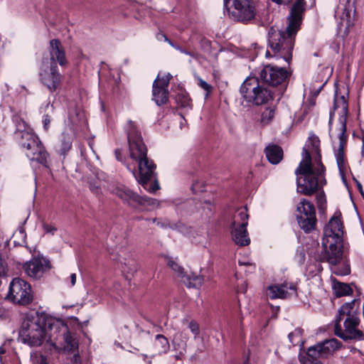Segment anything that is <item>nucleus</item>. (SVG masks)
Returning a JSON list of instances; mask_svg holds the SVG:
<instances>
[{"label":"nucleus","instance_id":"obj_33","mask_svg":"<svg viewBox=\"0 0 364 364\" xmlns=\"http://www.w3.org/2000/svg\"><path fill=\"white\" fill-rule=\"evenodd\" d=\"M276 107L271 106L267 107L261 115V122L264 125L269 124L275 116Z\"/></svg>","mask_w":364,"mask_h":364},{"label":"nucleus","instance_id":"obj_31","mask_svg":"<svg viewBox=\"0 0 364 364\" xmlns=\"http://www.w3.org/2000/svg\"><path fill=\"white\" fill-rule=\"evenodd\" d=\"M154 346L157 352L161 354L166 353L169 349L170 345L168 339L164 336L158 334L156 336Z\"/></svg>","mask_w":364,"mask_h":364},{"label":"nucleus","instance_id":"obj_50","mask_svg":"<svg viewBox=\"0 0 364 364\" xmlns=\"http://www.w3.org/2000/svg\"><path fill=\"white\" fill-rule=\"evenodd\" d=\"M70 283L71 286H74L76 283V274L75 273H73L70 276Z\"/></svg>","mask_w":364,"mask_h":364},{"label":"nucleus","instance_id":"obj_47","mask_svg":"<svg viewBox=\"0 0 364 364\" xmlns=\"http://www.w3.org/2000/svg\"><path fill=\"white\" fill-rule=\"evenodd\" d=\"M70 319L73 320L75 323H77V325L79 326V327H81V328H82L85 326H87V324L88 323V320L85 321L83 322H80L79 319L75 316H72L70 318Z\"/></svg>","mask_w":364,"mask_h":364},{"label":"nucleus","instance_id":"obj_27","mask_svg":"<svg viewBox=\"0 0 364 364\" xmlns=\"http://www.w3.org/2000/svg\"><path fill=\"white\" fill-rule=\"evenodd\" d=\"M306 353L309 358V360H318L319 358L327 357L321 343L309 347Z\"/></svg>","mask_w":364,"mask_h":364},{"label":"nucleus","instance_id":"obj_30","mask_svg":"<svg viewBox=\"0 0 364 364\" xmlns=\"http://www.w3.org/2000/svg\"><path fill=\"white\" fill-rule=\"evenodd\" d=\"M321 343L322 347H323L326 355L327 356L334 351L338 350L342 346V343L336 338L326 340L323 342H321Z\"/></svg>","mask_w":364,"mask_h":364},{"label":"nucleus","instance_id":"obj_38","mask_svg":"<svg viewBox=\"0 0 364 364\" xmlns=\"http://www.w3.org/2000/svg\"><path fill=\"white\" fill-rule=\"evenodd\" d=\"M198 85L199 87H200L205 91V97L207 98L213 90L212 85H210V84H208V82H206L205 80H202L200 77H198Z\"/></svg>","mask_w":364,"mask_h":364},{"label":"nucleus","instance_id":"obj_56","mask_svg":"<svg viewBox=\"0 0 364 364\" xmlns=\"http://www.w3.org/2000/svg\"><path fill=\"white\" fill-rule=\"evenodd\" d=\"M4 353V350L3 349V348H0V354Z\"/></svg>","mask_w":364,"mask_h":364},{"label":"nucleus","instance_id":"obj_6","mask_svg":"<svg viewBox=\"0 0 364 364\" xmlns=\"http://www.w3.org/2000/svg\"><path fill=\"white\" fill-rule=\"evenodd\" d=\"M242 97L255 106L267 105L274 100V92L266 87L258 77L249 76L242 82L240 89Z\"/></svg>","mask_w":364,"mask_h":364},{"label":"nucleus","instance_id":"obj_57","mask_svg":"<svg viewBox=\"0 0 364 364\" xmlns=\"http://www.w3.org/2000/svg\"><path fill=\"white\" fill-rule=\"evenodd\" d=\"M151 220L153 223H155V222H156V218H153V219H151Z\"/></svg>","mask_w":364,"mask_h":364},{"label":"nucleus","instance_id":"obj_59","mask_svg":"<svg viewBox=\"0 0 364 364\" xmlns=\"http://www.w3.org/2000/svg\"><path fill=\"white\" fill-rule=\"evenodd\" d=\"M157 225H161V226H163V224H161V223H157Z\"/></svg>","mask_w":364,"mask_h":364},{"label":"nucleus","instance_id":"obj_29","mask_svg":"<svg viewBox=\"0 0 364 364\" xmlns=\"http://www.w3.org/2000/svg\"><path fill=\"white\" fill-rule=\"evenodd\" d=\"M181 282L184 283V284L191 288H198L200 287L203 282V278L199 275H189L186 273L185 276L182 279Z\"/></svg>","mask_w":364,"mask_h":364},{"label":"nucleus","instance_id":"obj_61","mask_svg":"<svg viewBox=\"0 0 364 364\" xmlns=\"http://www.w3.org/2000/svg\"><path fill=\"white\" fill-rule=\"evenodd\" d=\"M347 3H348V4H350V0H348V1H347Z\"/></svg>","mask_w":364,"mask_h":364},{"label":"nucleus","instance_id":"obj_42","mask_svg":"<svg viewBox=\"0 0 364 364\" xmlns=\"http://www.w3.org/2000/svg\"><path fill=\"white\" fill-rule=\"evenodd\" d=\"M188 327L191 331L193 333L194 337L196 338L199 334V327L198 323L195 321H191Z\"/></svg>","mask_w":364,"mask_h":364},{"label":"nucleus","instance_id":"obj_3","mask_svg":"<svg viewBox=\"0 0 364 364\" xmlns=\"http://www.w3.org/2000/svg\"><path fill=\"white\" fill-rule=\"evenodd\" d=\"M50 323H55V321L43 313L27 314L19 331V340L30 346H41L48 332L50 333Z\"/></svg>","mask_w":364,"mask_h":364},{"label":"nucleus","instance_id":"obj_25","mask_svg":"<svg viewBox=\"0 0 364 364\" xmlns=\"http://www.w3.org/2000/svg\"><path fill=\"white\" fill-rule=\"evenodd\" d=\"M266 157L272 164H278L283 159V150L277 144H269L264 149Z\"/></svg>","mask_w":364,"mask_h":364},{"label":"nucleus","instance_id":"obj_9","mask_svg":"<svg viewBox=\"0 0 364 364\" xmlns=\"http://www.w3.org/2000/svg\"><path fill=\"white\" fill-rule=\"evenodd\" d=\"M341 107L342 109V114L339 117L338 121L341 124L340 131L341 133L338 136L339 138V146L338 149L336 151L335 156L336 159L337 165L341 173H343L346 166H345V157H344V148L347 142L346 132V122L347 117L348 113V106L347 100L344 96L338 97L336 95L334 99V109Z\"/></svg>","mask_w":364,"mask_h":364},{"label":"nucleus","instance_id":"obj_19","mask_svg":"<svg viewBox=\"0 0 364 364\" xmlns=\"http://www.w3.org/2000/svg\"><path fill=\"white\" fill-rule=\"evenodd\" d=\"M51 268L50 261L43 255L34 256L23 265L26 274L33 279H41Z\"/></svg>","mask_w":364,"mask_h":364},{"label":"nucleus","instance_id":"obj_32","mask_svg":"<svg viewBox=\"0 0 364 364\" xmlns=\"http://www.w3.org/2000/svg\"><path fill=\"white\" fill-rule=\"evenodd\" d=\"M187 340V336L183 332L178 333L174 336L173 343L174 348L179 350L180 353H182L186 350Z\"/></svg>","mask_w":364,"mask_h":364},{"label":"nucleus","instance_id":"obj_34","mask_svg":"<svg viewBox=\"0 0 364 364\" xmlns=\"http://www.w3.org/2000/svg\"><path fill=\"white\" fill-rule=\"evenodd\" d=\"M176 100L178 105L182 107H191V100L188 93L185 92L178 93L176 97Z\"/></svg>","mask_w":364,"mask_h":364},{"label":"nucleus","instance_id":"obj_11","mask_svg":"<svg viewBox=\"0 0 364 364\" xmlns=\"http://www.w3.org/2000/svg\"><path fill=\"white\" fill-rule=\"evenodd\" d=\"M126 132L130 158L134 161L147 156V147L134 122L128 120Z\"/></svg>","mask_w":364,"mask_h":364},{"label":"nucleus","instance_id":"obj_7","mask_svg":"<svg viewBox=\"0 0 364 364\" xmlns=\"http://www.w3.org/2000/svg\"><path fill=\"white\" fill-rule=\"evenodd\" d=\"M229 17L237 22L248 23L257 16L256 4L254 0H224Z\"/></svg>","mask_w":364,"mask_h":364},{"label":"nucleus","instance_id":"obj_53","mask_svg":"<svg viewBox=\"0 0 364 364\" xmlns=\"http://www.w3.org/2000/svg\"><path fill=\"white\" fill-rule=\"evenodd\" d=\"M296 333V332H294V333H290L289 335H288V338L290 341L291 343H294L293 342V340H292V337Z\"/></svg>","mask_w":364,"mask_h":364},{"label":"nucleus","instance_id":"obj_15","mask_svg":"<svg viewBox=\"0 0 364 364\" xmlns=\"http://www.w3.org/2000/svg\"><path fill=\"white\" fill-rule=\"evenodd\" d=\"M112 193L134 208L146 205L157 207L159 205V202L156 199L148 196H141L125 186H117L112 190Z\"/></svg>","mask_w":364,"mask_h":364},{"label":"nucleus","instance_id":"obj_36","mask_svg":"<svg viewBox=\"0 0 364 364\" xmlns=\"http://www.w3.org/2000/svg\"><path fill=\"white\" fill-rule=\"evenodd\" d=\"M168 265L177 273L178 277L182 280L183 276H185L186 273L183 271V267H181L178 263L171 259H168Z\"/></svg>","mask_w":364,"mask_h":364},{"label":"nucleus","instance_id":"obj_43","mask_svg":"<svg viewBox=\"0 0 364 364\" xmlns=\"http://www.w3.org/2000/svg\"><path fill=\"white\" fill-rule=\"evenodd\" d=\"M43 228L46 233H50L52 235H54V233L56 232L57 228L54 226L48 224H43Z\"/></svg>","mask_w":364,"mask_h":364},{"label":"nucleus","instance_id":"obj_46","mask_svg":"<svg viewBox=\"0 0 364 364\" xmlns=\"http://www.w3.org/2000/svg\"><path fill=\"white\" fill-rule=\"evenodd\" d=\"M114 154H115V157H116L117 161H120L122 163H124V159H123V156H122V149H117L114 151Z\"/></svg>","mask_w":364,"mask_h":364},{"label":"nucleus","instance_id":"obj_20","mask_svg":"<svg viewBox=\"0 0 364 364\" xmlns=\"http://www.w3.org/2000/svg\"><path fill=\"white\" fill-rule=\"evenodd\" d=\"M267 294L271 299H287L298 296L296 285L287 282L269 285L267 289Z\"/></svg>","mask_w":364,"mask_h":364},{"label":"nucleus","instance_id":"obj_44","mask_svg":"<svg viewBox=\"0 0 364 364\" xmlns=\"http://www.w3.org/2000/svg\"><path fill=\"white\" fill-rule=\"evenodd\" d=\"M175 48L178 50H179L181 53H185L186 55H188L190 56H191L192 58H196L197 54L194 52H191V51H188L186 50V49L183 48L182 47L179 46L177 45L176 47H175Z\"/></svg>","mask_w":364,"mask_h":364},{"label":"nucleus","instance_id":"obj_5","mask_svg":"<svg viewBox=\"0 0 364 364\" xmlns=\"http://www.w3.org/2000/svg\"><path fill=\"white\" fill-rule=\"evenodd\" d=\"M325 171V167L320 159L317 164L313 166L311 157L308 149L303 148L302 160L295 171L296 176L303 175V178L296 179L298 192L305 196H311L318 191V177L321 176Z\"/></svg>","mask_w":364,"mask_h":364},{"label":"nucleus","instance_id":"obj_54","mask_svg":"<svg viewBox=\"0 0 364 364\" xmlns=\"http://www.w3.org/2000/svg\"><path fill=\"white\" fill-rule=\"evenodd\" d=\"M311 362L313 364H323L321 361L318 360H318H311Z\"/></svg>","mask_w":364,"mask_h":364},{"label":"nucleus","instance_id":"obj_55","mask_svg":"<svg viewBox=\"0 0 364 364\" xmlns=\"http://www.w3.org/2000/svg\"><path fill=\"white\" fill-rule=\"evenodd\" d=\"M344 11L346 12V16H349L351 9H348L347 8H345Z\"/></svg>","mask_w":364,"mask_h":364},{"label":"nucleus","instance_id":"obj_12","mask_svg":"<svg viewBox=\"0 0 364 364\" xmlns=\"http://www.w3.org/2000/svg\"><path fill=\"white\" fill-rule=\"evenodd\" d=\"M296 220L301 229L309 233L314 230L316 225V209L314 204L303 198L296 207Z\"/></svg>","mask_w":364,"mask_h":364},{"label":"nucleus","instance_id":"obj_62","mask_svg":"<svg viewBox=\"0 0 364 364\" xmlns=\"http://www.w3.org/2000/svg\"><path fill=\"white\" fill-rule=\"evenodd\" d=\"M239 264H240V265H241V264H245V263H244V264H242V263H241V262H239Z\"/></svg>","mask_w":364,"mask_h":364},{"label":"nucleus","instance_id":"obj_2","mask_svg":"<svg viewBox=\"0 0 364 364\" xmlns=\"http://www.w3.org/2000/svg\"><path fill=\"white\" fill-rule=\"evenodd\" d=\"M341 215L340 212H336L323 230L321 242L323 252L321 255V259L328 262L331 265L338 264L343 256V226Z\"/></svg>","mask_w":364,"mask_h":364},{"label":"nucleus","instance_id":"obj_26","mask_svg":"<svg viewBox=\"0 0 364 364\" xmlns=\"http://www.w3.org/2000/svg\"><path fill=\"white\" fill-rule=\"evenodd\" d=\"M309 142L310 145H308V148L306 146H304V148H306L308 149L309 153L311 151L312 154H315V161L316 164H317V161L318 159L321 161V156L320 154V140L317 136H316L314 134H310L309 137ZM311 155V154H309Z\"/></svg>","mask_w":364,"mask_h":364},{"label":"nucleus","instance_id":"obj_35","mask_svg":"<svg viewBox=\"0 0 364 364\" xmlns=\"http://www.w3.org/2000/svg\"><path fill=\"white\" fill-rule=\"evenodd\" d=\"M333 272L339 276L348 275L350 273V265L347 262L343 263L341 265H332Z\"/></svg>","mask_w":364,"mask_h":364},{"label":"nucleus","instance_id":"obj_10","mask_svg":"<svg viewBox=\"0 0 364 364\" xmlns=\"http://www.w3.org/2000/svg\"><path fill=\"white\" fill-rule=\"evenodd\" d=\"M249 215L246 207H241L233 214L230 223L231 236L235 243L239 246H247L250 238L247 230Z\"/></svg>","mask_w":364,"mask_h":364},{"label":"nucleus","instance_id":"obj_41","mask_svg":"<svg viewBox=\"0 0 364 364\" xmlns=\"http://www.w3.org/2000/svg\"><path fill=\"white\" fill-rule=\"evenodd\" d=\"M89 188L92 193L99 194L100 193V181L98 179H95L93 181H90Z\"/></svg>","mask_w":364,"mask_h":364},{"label":"nucleus","instance_id":"obj_1","mask_svg":"<svg viewBox=\"0 0 364 364\" xmlns=\"http://www.w3.org/2000/svg\"><path fill=\"white\" fill-rule=\"evenodd\" d=\"M305 11L303 0H296L291 8L287 17V26L284 31L271 27L268 31V46L267 58H283L290 63L292 59L295 38L300 29L303 14Z\"/></svg>","mask_w":364,"mask_h":364},{"label":"nucleus","instance_id":"obj_39","mask_svg":"<svg viewBox=\"0 0 364 364\" xmlns=\"http://www.w3.org/2000/svg\"><path fill=\"white\" fill-rule=\"evenodd\" d=\"M122 271L127 272L128 274L133 275L136 272V264L134 261L129 262L127 265V263H124V266L122 267Z\"/></svg>","mask_w":364,"mask_h":364},{"label":"nucleus","instance_id":"obj_4","mask_svg":"<svg viewBox=\"0 0 364 364\" xmlns=\"http://www.w3.org/2000/svg\"><path fill=\"white\" fill-rule=\"evenodd\" d=\"M355 299L344 304L338 310L334 333L344 341L364 339L363 333L358 328L360 323L358 306Z\"/></svg>","mask_w":364,"mask_h":364},{"label":"nucleus","instance_id":"obj_48","mask_svg":"<svg viewBox=\"0 0 364 364\" xmlns=\"http://www.w3.org/2000/svg\"><path fill=\"white\" fill-rule=\"evenodd\" d=\"M341 109V112H340V116H341L342 114V109L341 107H338L337 109ZM335 110H336V109L333 108V110L330 112V118H329V122H328L330 128L331 127V125H332L333 118L334 116Z\"/></svg>","mask_w":364,"mask_h":364},{"label":"nucleus","instance_id":"obj_18","mask_svg":"<svg viewBox=\"0 0 364 364\" xmlns=\"http://www.w3.org/2000/svg\"><path fill=\"white\" fill-rule=\"evenodd\" d=\"M50 335L49 339L59 340L63 339L65 345L64 348L68 351H74L78 347L77 341L75 338L70 333L66 324L60 321H55V323H50Z\"/></svg>","mask_w":364,"mask_h":364},{"label":"nucleus","instance_id":"obj_23","mask_svg":"<svg viewBox=\"0 0 364 364\" xmlns=\"http://www.w3.org/2000/svg\"><path fill=\"white\" fill-rule=\"evenodd\" d=\"M73 136L71 134L63 132L55 144V151L63 156H65L70 151L73 146Z\"/></svg>","mask_w":364,"mask_h":364},{"label":"nucleus","instance_id":"obj_60","mask_svg":"<svg viewBox=\"0 0 364 364\" xmlns=\"http://www.w3.org/2000/svg\"><path fill=\"white\" fill-rule=\"evenodd\" d=\"M157 225H161V226H163V224H161V223H157Z\"/></svg>","mask_w":364,"mask_h":364},{"label":"nucleus","instance_id":"obj_49","mask_svg":"<svg viewBox=\"0 0 364 364\" xmlns=\"http://www.w3.org/2000/svg\"><path fill=\"white\" fill-rule=\"evenodd\" d=\"M272 1L277 4L287 5V4H290L293 0H272Z\"/></svg>","mask_w":364,"mask_h":364},{"label":"nucleus","instance_id":"obj_16","mask_svg":"<svg viewBox=\"0 0 364 364\" xmlns=\"http://www.w3.org/2000/svg\"><path fill=\"white\" fill-rule=\"evenodd\" d=\"M9 295L14 303L21 305H27L33 300L31 285L20 278H15L11 282Z\"/></svg>","mask_w":364,"mask_h":364},{"label":"nucleus","instance_id":"obj_51","mask_svg":"<svg viewBox=\"0 0 364 364\" xmlns=\"http://www.w3.org/2000/svg\"><path fill=\"white\" fill-rule=\"evenodd\" d=\"M164 39L166 41H167L172 47L175 48V47L177 46V45L174 44L171 41H170L166 36H164Z\"/></svg>","mask_w":364,"mask_h":364},{"label":"nucleus","instance_id":"obj_14","mask_svg":"<svg viewBox=\"0 0 364 364\" xmlns=\"http://www.w3.org/2000/svg\"><path fill=\"white\" fill-rule=\"evenodd\" d=\"M40 81L50 92L60 88L62 75L58 72L57 65H49L48 60H43L39 73Z\"/></svg>","mask_w":364,"mask_h":364},{"label":"nucleus","instance_id":"obj_22","mask_svg":"<svg viewBox=\"0 0 364 364\" xmlns=\"http://www.w3.org/2000/svg\"><path fill=\"white\" fill-rule=\"evenodd\" d=\"M25 151L30 160L36 161L42 164L47 163L48 154L39 139L35 142V145L31 146V147L28 146Z\"/></svg>","mask_w":364,"mask_h":364},{"label":"nucleus","instance_id":"obj_52","mask_svg":"<svg viewBox=\"0 0 364 364\" xmlns=\"http://www.w3.org/2000/svg\"><path fill=\"white\" fill-rule=\"evenodd\" d=\"M357 186H358V190L360 191V193H361L363 196H364V193H363V191L362 185H361L359 182H358V181H357Z\"/></svg>","mask_w":364,"mask_h":364},{"label":"nucleus","instance_id":"obj_58","mask_svg":"<svg viewBox=\"0 0 364 364\" xmlns=\"http://www.w3.org/2000/svg\"><path fill=\"white\" fill-rule=\"evenodd\" d=\"M157 225H161V226H163V224H161V223H157Z\"/></svg>","mask_w":364,"mask_h":364},{"label":"nucleus","instance_id":"obj_8","mask_svg":"<svg viewBox=\"0 0 364 364\" xmlns=\"http://www.w3.org/2000/svg\"><path fill=\"white\" fill-rule=\"evenodd\" d=\"M138 163L139 176H136L135 171L131 169L129 166L127 168L134 175L137 181L142 187L149 193H155L160 188L159 181L156 178V166L154 161L148 158H141L136 161Z\"/></svg>","mask_w":364,"mask_h":364},{"label":"nucleus","instance_id":"obj_17","mask_svg":"<svg viewBox=\"0 0 364 364\" xmlns=\"http://www.w3.org/2000/svg\"><path fill=\"white\" fill-rule=\"evenodd\" d=\"M13 122L16 126L14 137L18 144L23 149L35 145V142L39 139L31 130L26 122L18 115L13 117Z\"/></svg>","mask_w":364,"mask_h":364},{"label":"nucleus","instance_id":"obj_40","mask_svg":"<svg viewBox=\"0 0 364 364\" xmlns=\"http://www.w3.org/2000/svg\"><path fill=\"white\" fill-rule=\"evenodd\" d=\"M171 78H172V75L170 73H168L165 76H163L161 78L158 75L155 80H158L159 85H162L163 87L168 88L169 82L171 80Z\"/></svg>","mask_w":364,"mask_h":364},{"label":"nucleus","instance_id":"obj_24","mask_svg":"<svg viewBox=\"0 0 364 364\" xmlns=\"http://www.w3.org/2000/svg\"><path fill=\"white\" fill-rule=\"evenodd\" d=\"M169 92L168 88L159 85L158 80H154L152 87L153 100L158 106L166 104L168 100Z\"/></svg>","mask_w":364,"mask_h":364},{"label":"nucleus","instance_id":"obj_37","mask_svg":"<svg viewBox=\"0 0 364 364\" xmlns=\"http://www.w3.org/2000/svg\"><path fill=\"white\" fill-rule=\"evenodd\" d=\"M316 203L319 210H323L326 208V196L324 193L321 192L316 195Z\"/></svg>","mask_w":364,"mask_h":364},{"label":"nucleus","instance_id":"obj_28","mask_svg":"<svg viewBox=\"0 0 364 364\" xmlns=\"http://www.w3.org/2000/svg\"><path fill=\"white\" fill-rule=\"evenodd\" d=\"M333 288L337 297L350 295L353 292V289L349 284L336 280H333Z\"/></svg>","mask_w":364,"mask_h":364},{"label":"nucleus","instance_id":"obj_21","mask_svg":"<svg viewBox=\"0 0 364 364\" xmlns=\"http://www.w3.org/2000/svg\"><path fill=\"white\" fill-rule=\"evenodd\" d=\"M49 53L50 56L48 60L49 65H57V63L61 67L67 65L65 49L58 39H53L50 41Z\"/></svg>","mask_w":364,"mask_h":364},{"label":"nucleus","instance_id":"obj_13","mask_svg":"<svg viewBox=\"0 0 364 364\" xmlns=\"http://www.w3.org/2000/svg\"><path fill=\"white\" fill-rule=\"evenodd\" d=\"M289 73L284 68L267 65L260 70L259 80L269 87H277L286 83Z\"/></svg>","mask_w":364,"mask_h":364},{"label":"nucleus","instance_id":"obj_45","mask_svg":"<svg viewBox=\"0 0 364 364\" xmlns=\"http://www.w3.org/2000/svg\"><path fill=\"white\" fill-rule=\"evenodd\" d=\"M50 121H51V119L48 114H45L43 116V127L46 130H48L49 124L50 123Z\"/></svg>","mask_w":364,"mask_h":364}]
</instances>
